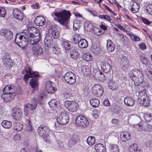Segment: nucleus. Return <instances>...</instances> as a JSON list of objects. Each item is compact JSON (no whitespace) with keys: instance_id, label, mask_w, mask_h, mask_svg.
Returning <instances> with one entry per match:
<instances>
[{"instance_id":"nucleus-1","label":"nucleus","mask_w":152,"mask_h":152,"mask_svg":"<svg viewBox=\"0 0 152 152\" xmlns=\"http://www.w3.org/2000/svg\"><path fill=\"white\" fill-rule=\"evenodd\" d=\"M26 72V74L24 76L23 80L26 82L28 80V78H33L30 81V85L33 90H37L39 82L38 81L37 77H39L38 74L36 72H32L31 69L28 66L26 67L22 71V73Z\"/></svg>"},{"instance_id":"nucleus-2","label":"nucleus","mask_w":152,"mask_h":152,"mask_svg":"<svg viewBox=\"0 0 152 152\" xmlns=\"http://www.w3.org/2000/svg\"><path fill=\"white\" fill-rule=\"evenodd\" d=\"M52 16H55L57 18L54 19L57 20L61 24L66 26L71 16L70 12L68 11H64L59 12H54Z\"/></svg>"},{"instance_id":"nucleus-3","label":"nucleus","mask_w":152,"mask_h":152,"mask_svg":"<svg viewBox=\"0 0 152 152\" xmlns=\"http://www.w3.org/2000/svg\"><path fill=\"white\" fill-rule=\"evenodd\" d=\"M68 114L66 113H62L59 115L58 117L56 118V122L54 123L56 129L59 130L61 129L62 125L67 124L69 120Z\"/></svg>"},{"instance_id":"nucleus-4","label":"nucleus","mask_w":152,"mask_h":152,"mask_svg":"<svg viewBox=\"0 0 152 152\" xmlns=\"http://www.w3.org/2000/svg\"><path fill=\"white\" fill-rule=\"evenodd\" d=\"M37 132L39 136L44 139L46 138L48 136L50 130L47 126L41 125L38 128Z\"/></svg>"},{"instance_id":"nucleus-5","label":"nucleus","mask_w":152,"mask_h":152,"mask_svg":"<svg viewBox=\"0 0 152 152\" xmlns=\"http://www.w3.org/2000/svg\"><path fill=\"white\" fill-rule=\"evenodd\" d=\"M75 122L76 124L80 127H86L89 124V122L87 119L82 115L76 117Z\"/></svg>"},{"instance_id":"nucleus-6","label":"nucleus","mask_w":152,"mask_h":152,"mask_svg":"<svg viewBox=\"0 0 152 152\" xmlns=\"http://www.w3.org/2000/svg\"><path fill=\"white\" fill-rule=\"evenodd\" d=\"M138 99L140 100V102L142 100V104L144 106L148 107L149 106L150 99L147 96L144 91H141L140 92L138 96Z\"/></svg>"},{"instance_id":"nucleus-7","label":"nucleus","mask_w":152,"mask_h":152,"mask_svg":"<svg viewBox=\"0 0 152 152\" xmlns=\"http://www.w3.org/2000/svg\"><path fill=\"white\" fill-rule=\"evenodd\" d=\"M38 103L37 100L36 99L34 98L31 104H26L24 109L25 114L27 115L30 111L34 110L36 107Z\"/></svg>"},{"instance_id":"nucleus-8","label":"nucleus","mask_w":152,"mask_h":152,"mask_svg":"<svg viewBox=\"0 0 152 152\" xmlns=\"http://www.w3.org/2000/svg\"><path fill=\"white\" fill-rule=\"evenodd\" d=\"M65 81L68 84L72 85L76 82V76L72 72H68L64 76Z\"/></svg>"},{"instance_id":"nucleus-9","label":"nucleus","mask_w":152,"mask_h":152,"mask_svg":"<svg viewBox=\"0 0 152 152\" xmlns=\"http://www.w3.org/2000/svg\"><path fill=\"white\" fill-rule=\"evenodd\" d=\"M41 40V34L40 32L37 33H32L29 38V41L31 45H37Z\"/></svg>"},{"instance_id":"nucleus-10","label":"nucleus","mask_w":152,"mask_h":152,"mask_svg":"<svg viewBox=\"0 0 152 152\" xmlns=\"http://www.w3.org/2000/svg\"><path fill=\"white\" fill-rule=\"evenodd\" d=\"M92 93L94 94L97 97L102 95L104 92L103 89L100 85H95L92 88Z\"/></svg>"},{"instance_id":"nucleus-11","label":"nucleus","mask_w":152,"mask_h":152,"mask_svg":"<svg viewBox=\"0 0 152 152\" xmlns=\"http://www.w3.org/2000/svg\"><path fill=\"white\" fill-rule=\"evenodd\" d=\"M65 106L69 111L73 112L77 110V104L75 102L66 101L65 102Z\"/></svg>"},{"instance_id":"nucleus-12","label":"nucleus","mask_w":152,"mask_h":152,"mask_svg":"<svg viewBox=\"0 0 152 152\" xmlns=\"http://www.w3.org/2000/svg\"><path fill=\"white\" fill-rule=\"evenodd\" d=\"M12 13L15 18L20 21H23L26 20L25 15L17 9L13 10Z\"/></svg>"},{"instance_id":"nucleus-13","label":"nucleus","mask_w":152,"mask_h":152,"mask_svg":"<svg viewBox=\"0 0 152 152\" xmlns=\"http://www.w3.org/2000/svg\"><path fill=\"white\" fill-rule=\"evenodd\" d=\"M22 112L20 108L15 107L13 109L12 116L15 120H19L22 118Z\"/></svg>"},{"instance_id":"nucleus-14","label":"nucleus","mask_w":152,"mask_h":152,"mask_svg":"<svg viewBox=\"0 0 152 152\" xmlns=\"http://www.w3.org/2000/svg\"><path fill=\"white\" fill-rule=\"evenodd\" d=\"M32 52L36 56L42 55L43 53L42 48L39 45H34L32 46Z\"/></svg>"},{"instance_id":"nucleus-15","label":"nucleus","mask_w":152,"mask_h":152,"mask_svg":"<svg viewBox=\"0 0 152 152\" xmlns=\"http://www.w3.org/2000/svg\"><path fill=\"white\" fill-rule=\"evenodd\" d=\"M32 32H30L29 33L27 31L26 32H23L22 33L19 34V37L18 39H19L20 41H22V42H27L29 41V38L30 37Z\"/></svg>"},{"instance_id":"nucleus-16","label":"nucleus","mask_w":152,"mask_h":152,"mask_svg":"<svg viewBox=\"0 0 152 152\" xmlns=\"http://www.w3.org/2000/svg\"><path fill=\"white\" fill-rule=\"evenodd\" d=\"M101 67L102 70L106 73L110 72L112 69L111 66L107 61H104L102 62Z\"/></svg>"},{"instance_id":"nucleus-17","label":"nucleus","mask_w":152,"mask_h":152,"mask_svg":"<svg viewBox=\"0 0 152 152\" xmlns=\"http://www.w3.org/2000/svg\"><path fill=\"white\" fill-rule=\"evenodd\" d=\"M52 83L48 81L46 82L45 89L46 91L48 94H52L55 91V88L52 86Z\"/></svg>"},{"instance_id":"nucleus-18","label":"nucleus","mask_w":152,"mask_h":152,"mask_svg":"<svg viewBox=\"0 0 152 152\" xmlns=\"http://www.w3.org/2000/svg\"><path fill=\"white\" fill-rule=\"evenodd\" d=\"M120 137L122 141L125 142L131 139V134L128 132H124L121 133Z\"/></svg>"},{"instance_id":"nucleus-19","label":"nucleus","mask_w":152,"mask_h":152,"mask_svg":"<svg viewBox=\"0 0 152 152\" xmlns=\"http://www.w3.org/2000/svg\"><path fill=\"white\" fill-rule=\"evenodd\" d=\"M141 72L140 70L134 69L129 72V76L133 80H136L137 77L139 75V73Z\"/></svg>"},{"instance_id":"nucleus-20","label":"nucleus","mask_w":152,"mask_h":152,"mask_svg":"<svg viewBox=\"0 0 152 152\" xmlns=\"http://www.w3.org/2000/svg\"><path fill=\"white\" fill-rule=\"evenodd\" d=\"M14 86L13 85H8L3 89V93L11 94L14 93L15 90L14 88Z\"/></svg>"},{"instance_id":"nucleus-21","label":"nucleus","mask_w":152,"mask_h":152,"mask_svg":"<svg viewBox=\"0 0 152 152\" xmlns=\"http://www.w3.org/2000/svg\"><path fill=\"white\" fill-rule=\"evenodd\" d=\"M46 22L45 18L41 16H37L35 19V22L37 25L42 26L44 25Z\"/></svg>"},{"instance_id":"nucleus-22","label":"nucleus","mask_w":152,"mask_h":152,"mask_svg":"<svg viewBox=\"0 0 152 152\" xmlns=\"http://www.w3.org/2000/svg\"><path fill=\"white\" fill-rule=\"evenodd\" d=\"M129 150L130 152H140L142 149L137 144L134 143L130 145Z\"/></svg>"},{"instance_id":"nucleus-23","label":"nucleus","mask_w":152,"mask_h":152,"mask_svg":"<svg viewBox=\"0 0 152 152\" xmlns=\"http://www.w3.org/2000/svg\"><path fill=\"white\" fill-rule=\"evenodd\" d=\"M26 125L25 130L27 132H30L33 130V127L31 124V121L30 118H26L25 121Z\"/></svg>"},{"instance_id":"nucleus-24","label":"nucleus","mask_w":152,"mask_h":152,"mask_svg":"<svg viewBox=\"0 0 152 152\" xmlns=\"http://www.w3.org/2000/svg\"><path fill=\"white\" fill-rule=\"evenodd\" d=\"M78 45L79 47L80 48H85L88 46V43L86 39H83L78 41Z\"/></svg>"},{"instance_id":"nucleus-25","label":"nucleus","mask_w":152,"mask_h":152,"mask_svg":"<svg viewBox=\"0 0 152 152\" xmlns=\"http://www.w3.org/2000/svg\"><path fill=\"white\" fill-rule=\"evenodd\" d=\"M107 49L109 52L113 51L115 49V46L112 41L110 39L107 40L106 44Z\"/></svg>"},{"instance_id":"nucleus-26","label":"nucleus","mask_w":152,"mask_h":152,"mask_svg":"<svg viewBox=\"0 0 152 152\" xmlns=\"http://www.w3.org/2000/svg\"><path fill=\"white\" fill-rule=\"evenodd\" d=\"M2 59L4 64L6 67H10L11 65H13V62L10 58H7L5 56H4L2 57Z\"/></svg>"},{"instance_id":"nucleus-27","label":"nucleus","mask_w":152,"mask_h":152,"mask_svg":"<svg viewBox=\"0 0 152 152\" xmlns=\"http://www.w3.org/2000/svg\"><path fill=\"white\" fill-rule=\"evenodd\" d=\"M94 148L96 152H104L106 151L104 145L100 143L96 144L94 146Z\"/></svg>"},{"instance_id":"nucleus-28","label":"nucleus","mask_w":152,"mask_h":152,"mask_svg":"<svg viewBox=\"0 0 152 152\" xmlns=\"http://www.w3.org/2000/svg\"><path fill=\"white\" fill-rule=\"evenodd\" d=\"M1 98L4 102H8L12 100V97L11 96V94L4 93L2 94Z\"/></svg>"},{"instance_id":"nucleus-29","label":"nucleus","mask_w":152,"mask_h":152,"mask_svg":"<svg viewBox=\"0 0 152 152\" xmlns=\"http://www.w3.org/2000/svg\"><path fill=\"white\" fill-rule=\"evenodd\" d=\"M124 102L127 106H131L133 105L134 101V99L130 97H126L124 99Z\"/></svg>"},{"instance_id":"nucleus-30","label":"nucleus","mask_w":152,"mask_h":152,"mask_svg":"<svg viewBox=\"0 0 152 152\" xmlns=\"http://www.w3.org/2000/svg\"><path fill=\"white\" fill-rule=\"evenodd\" d=\"M80 56L79 53L75 50L70 51V57L73 60H76Z\"/></svg>"},{"instance_id":"nucleus-31","label":"nucleus","mask_w":152,"mask_h":152,"mask_svg":"<svg viewBox=\"0 0 152 152\" xmlns=\"http://www.w3.org/2000/svg\"><path fill=\"white\" fill-rule=\"evenodd\" d=\"M131 7V10L133 13L137 12L140 7L138 4L135 1H132Z\"/></svg>"},{"instance_id":"nucleus-32","label":"nucleus","mask_w":152,"mask_h":152,"mask_svg":"<svg viewBox=\"0 0 152 152\" xmlns=\"http://www.w3.org/2000/svg\"><path fill=\"white\" fill-rule=\"evenodd\" d=\"M100 49L98 45L95 44L92 45L91 51L94 53L97 54L99 53Z\"/></svg>"},{"instance_id":"nucleus-33","label":"nucleus","mask_w":152,"mask_h":152,"mask_svg":"<svg viewBox=\"0 0 152 152\" xmlns=\"http://www.w3.org/2000/svg\"><path fill=\"white\" fill-rule=\"evenodd\" d=\"M15 42L17 45L19 46L20 47L22 48L23 49H24L26 48L27 45V42H22V41H17V38H15Z\"/></svg>"},{"instance_id":"nucleus-34","label":"nucleus","mask_w":152,"mask_h":152,"mask_svg":"<svg viewBox=\"0 0 152 152\" xmlns=\"http://www.w3.org/2000/svg\"><path fill=\"white\" fill-rule=\"evenodd\" d=\"M90 102L91 105L94 107L98 106L99 104V100L96 98L91 99Z\"/></svg>"},{"instance_id":"nucleus-35","label":"nucleus","mask_w":152,"mask_h":152,"mask_svg":"<svg viewBox=\"0 0 152 152\" xmlns=\"http://www.w3.org/2000/svg\"><path fill=\"white\" fill-rule=\"evenodd\" d=\"M59 104V102L56 99H52L49 102L50 106L52 107H58Z\"/></svg>"},{"instance_id":"nucleus-36","label":"nucleus","mask_w":152,"mask_h":152,"mask_svg":"<svg viewBox=\"0 0 152 152\" xmlns=\"http://www.w3.org/2000/svg\"><path fill=\"white\" fill-rule=\"evenodd\" d=\"M14 129L17 132L20 131L23 128V125L19 122H16L13 126Z\"/></svg>"},{"instance_id":"nucleus-37","label":"nucleus","mask_w":152,"mask_h":152,"mask_svg":"<svg viewBox=\"0 0 152 152\" xmlns=\"http://www.w3.org/2000/svg\"><path fill=\"white\" fill-rule=\"evenodd\" d=\"M62 47L66 50H69L71 48L70 44L67 41H63L61 43Z\"/></svg>"},{"instance_id":"nucleus-38","label":"nucleus","mask_w":152,"mask_h":152,"mask_svg":"<svg viewBox=\"0 0 152 152\" xmlns=\"http://www.w3.org/2000/svg\"><path fill=\"white\" fill-rule=\"evenodd\" d=\"M2 126L4 128L9 129L12 126L11 123L8 121H3L1 123Z\"/></svg>"},{"instance_id":"nucleus-39","label":"nucleus","mask_w":152,"mask_h":152,"mask_svg":"<svg viewBox=\"0 0 152 152\" xmlns=\"http://www.w3.org/2000/svg\"><path fill=\"white\" fill-rule=\"evenodd\" d=\"M87 143L89 145H91L95 142V138L93 136H89L86 140Z\"/></svg>"},{"instance_id":"nucleus-40","label":"nucleus","mask_w":152,"mask_h":152,"mask_svg":"<svg viewBox=\"0 0 152 152\" xmlns=\"http://www.w3.org/2000/svg\"><path fill=\"white\" fill-rule=\"evenodd\" d=\"M128 60L127 58H123L121 59V65L123 67H127L128 66Z\"/></svg>"},{"instance_id":"nucleus-41","label":"nucleus","mask_w":152,"mask_h":152,"mask_svg":"<svg viewBox=\"0 0 152 152\" xmlns=\"http://www.w3.org/2000/svg\"><path fill=\"white\" fill-rule=\"evenodd\" d=\"M84 28L87 31H89L93 29L94 26L93 24L91 23L87 22L85 24Z\"/></svg>"},{"instance_id":"nucleus-42","label":"nucleus","mask_w":152,"mask_h":152,"mask_svg":"<svg viewBox=\"0 0 152 152\" xmlns=\"http://www.w3.org/2000/svg\"><path fill=\"white\" fill-rule=\"evenodd\" d=\"M72 91L69 90L64 93V97L66 99H71L73 97Z\"/></svg>"},{"instance_id":"nucleus-43","label":"nucleus","mask_w":152,"mask_h":152,"mask_svg":"<svg viewBox=\"0 0 152 152\" xmlns=\"http://www.w3.org/2000/svg\"><path fill=\"white\" fill-rule=\"evenodd\" d=\"M44 42L46 47H49L51 46L52 42V40L50 39V38L48 37L45 38Z\"/></svg>"},{"instance_id":"nucleus-44","label":"nucleus","mask_w":152,"mask_h":152,"mask_svg":"<svg viewBox=\"0 0 152 152\" xmlns=\"http://www.w3.org/2000/svg\"><path fill=\"white\" fill-rule=\"evenodd\" d=\"M27 31L29 33L31 32L32 33H35L39 32V30L36 28L34 27H29Z\"/></svg>"},{"instance_id":"nucleus-45","label":"nucleus","mask_w":152,"mask_h":152,"mask_svg":"<svg viewBox=\"0 0 152 152\" xmlns=\"http://www.w3.org/2000/svg\"><path fill=\"white\" fill-rule=\"evenodd\" d=\"M5 37L8 41L11 40L13 38L12 32L11 31L9 30Z\"/></svg>"},{"instance_id":"nucleus-46","label":"nucleus","mask_w":152,"mask_h":152,"mask_svg":"<svg viewBox=\"0 0 152 152\" xmlns=\"http://www.w3.org/2000/svg\"><path fill=\"white\" fill-rule=\"evenodd\" d=\"M83 58L87 61H90L92 59V56L89 53H86L83 55Z\"/></svg>"},{"instance_id":"nucleus-47","label":"nucleus","mask_w":152,"mask_h":152,"mask_svg":"<svg viewBox=\"0 0 152 152\" xmlns=\"http://www.w3.org/2000/svg\"><path fill=\"white\" fill-rule=\"evenodd\" d=\"M137 78L138 80L140 83H142L143 82L144 80V75L142 72L139 73V75H138Z\"/></svg>"},{"instance_id":"nucleus-48","label":"nucleus","mask_w":152,"mask_h":152,"mask_svg":"<svg viewBox=\"0 0 152 152\" xmlns=\"http://www.w3.org/2000/svg\"><path fill=\"white\" fill-rule=\"evenodd\" d=\"M100 71L99 69H95L93 71V75L94 78L97 80Z\"/></svg>"},{"instance_id":"nucleus-49","label":"nucleus","mask_w":152,"mask_h":152,"mask_svg":"<svg viewBox=\"0 0 152 152\" xmlns=\"http://www.w3.org/2000/svg\"><path fill=\"white\" fill-rule=\"evenodd\" d=\"M144 118L146 121L148 122L151 119V114L145 113L144 115Z\"/></svg>"},{"instance_id":"nucleus-50","label":"nucleus","mask_w":152,"mask_h":152,"mask_svg":"<svg viewBox=\"0 0 152 152\" xmlns=\"http://www.w3.org/2000/svg\"><path fill=\"white\" fill-rule=\"evenodd\" d=\"M99 17L100 18H104L105 20H106L107 21L111 23V19L110 18V16L108 15H99Z\"/></svg>"},{"instance_id":"nucleus-51","label":"nucleus","mask_w":152,"mask_h":152,"mask_svg":"<svg viewBox=\"0 0 152 152\" xmlns=\"http://www.w3.org/2000/svg\"><path fill=\"white\" fill-rule=\"evenodd\" d=\"M146 9L148 13L152 15V4H148L146 7Z\"/></svg>"},{"instance_id":"nucleus-52","label":"nucleus","mask_w":152,"mask_h":152,"mask_svg":"<svg viewBox=\"0 0 152 152\" xmlns=\"http://www.w3.org/2000/svg\"><path fill=\"white\" fill-rule=\"evenodd\" d=\"M52 35L55 39H57L59 36V32L57 30H54L52 32Z\"/></svg>"},{"instance_id":"nucleus-53","label":"nucleus","mask_w":152,"mask_h":152,"mask_svg":"<svg viewBox=\"0 0 152 152\" xmlns=\"http://www.w3.org/2000/svg\"><path fill=\"white\" fill-rule=\"evenodd\" d=\"M9 30H7L5 28H1L0 30V35L1 36H5Z\"/></svg>"},{"instance_id":"nucleus-54","label":"nucleus","mask_w":152,"mask_h":152,"mask_svg":"<svg viewBox=\"0 0 152 152\" xmlns=\"http://www.w3.org/2000/svg\"><path fill=\"white\" fill-rule=\"evenodd\" d=\"M81 70L83 72L84 74L86 72H88L90 71V69L87 65H84L82 66Z\"/></svg>"},{"instance_id":"nucleus-55","label":"nucleus","mask_w":152,"mask_h":152,"mask_svg":"<svg viewBox=\"0 0 152 152\" xmlns=\"http://www.w3.org/2000/svg\"><path fill=\"white\" fill-rule=\"evenodd\" d=\"M105 77L104 75L102 72L100 71L97 80L101 81H103L105 80Z\"/></svg>"},{"instance_id":"nucleus-56","label":"nucleus","mask_w":152,"mask_h":152,"mask_svg":"<svg viewBox=\"0 0 152 152\" xmlns=\"http://www.w3.org/2000/svg\"><path fill=\"white\" fill-rule=\"evenodd\" d=\"M73 28L74 30H77L80 28V23L77 20L74 21Z\"/></svg>"},{"instance_id":"nucleus-57","label":"nucleus","mask_w":152,"mask_h":152,"mask_svg":"<svg viewBox=\"0 0 152 152\" xmlns=\"http://www.w3.org/2000/svg\"><path fill=\"white\" fill-rule=\"evenodd\" d=\"M111 148L112 152H119V148L117 145H113L111 146Z\"/></svg>"},{"instance_id":"nucleus-58","label":"nucleus","mask_w":152,"mask_h":152,"mask_svg":"<svg viewBox=\"0 0 152 152\" xmlns=\"http://www.w3.org/2000/svg\"><path fill=\"white\" fill-rule=\"evenodd\" d=\"M130 35V37L131 39L134 41H139L140 40V38L137 36L133 34H129Z\"/></svg>"},{"instance_id":"nucleus-59","label":"nucleus","mask_w":152,"mask_h":152,"mask_svg":"<svg viewBox=\"0 0 152 152\" xmlns=\"http://www.w3.org/2000/svg\"><path fill=\"white\" fill-rule=\"evenodd\" d=\"M6 14L5 10L3 7H0V16L4 17Z\"/></svg>"},{"instance_id":"nucleus-60","label":"nucleus","mask_w":152,"mask_h":152,"mask_svg":"<svg viewBox=\"0 0 152 152\" xmlns=\"http://www.w3.org/2000/svg\"><path fill=\"white\" fill-rule=\"evenodd\" d=\"M145 145L147 147H152V140H149L147 141L145 143Z\"/></svg>"},{"instance_id":"nucleus-61","label":"nucleus","mask_w":152,"mask_h":152,"mask_svg":"<svg viewBox=\"0 0 152 152\" xmlns=\"http://www.w3.org/2000/svg\"><path fill=\"white\" fill-rule=\"evenodd\" d=\"M76 142L75 141L73 140L72 139H71L69 141L68 143V146L69 147H72L73 145L75 144Z\"/></svg>"},{"instance_id":"nucleus-62","label":"nucleus","mask_w":152,"mask_h":152,"mask_svg":"<svg viewBox=\"0 0 152 152\" xmlns=\"http://www.w3.org/2000/svg\"><path fill=\"white\" fill-rule=\"evenodd\" d=\"M139 46L141 50H144L146 49V45L144 43H141L139 44Z\"/></svg>"},{"instance_id":"nucleus-63","label":"nucleus","mask_w":152,"mask_h":152,"mask_svg":"<svg viewBox=\"0 0 152 152\" xmlns=\"http://www.w3.org/2000/svg\"><path fill=\"white\" fill-rule=\"evenodd\" d=\"M142 22L145 24H147L148 25H150L151 23V22L148 21L147 19L143 18L142 19Z\"/></svg>"},{"instance_id":"nucleus-64","label":"nucleus","mask_w":152,"mask_h":152,"mask_svg":"<svg viewBox=\"0 0 152 152\" xmlns=\"http://www.w3.org/2000/svg\"><path fill=\"white\" fill-rule=\"evenodd\" d=\"M103 104L104 105V106H108L110 105L109 101L107 99H106L104 100L103 102Z\"/></svg>"}]
</instances>
